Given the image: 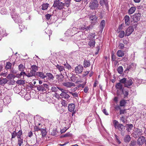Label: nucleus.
<instances>
[{"label":"nucleus","instance_id":"nucleus-1","mask_svg":"<svg viewBox=\"0 0 146 146\" xmlns=\"http://www.w3.org/2000/svg\"><path fill=\"white\" fill-rule=\"evenodd\" d=\"M61 0H54L53 6L54 7H56V9H57L60 10L63 9L64 8L65 6L64 3L60 1Z\"/></svg>","mask_w":146,"mask_h":146},{"label":"nucleus","instance_id":"nucleus-2","mask_svg":"<svg viewBox=\"0 0 146 146\" xmlns=\"http://www.w3.org/2000/svg\"><path fill=\"white\" fill-rule=\"evenodd\" d=\"M58 88L62 92L60 95L62 98L68 99L70 98V96L67 94V92H65L66 91L65 90L60 87H58Z\"/></svg>","mask_w":146,"mask_h":146},{"label":"nucleus","instance_id":"nucleus-3","mask_svg":"<svg viewBox=\"0 0 146 146\" xmlns=\"http://www.w3.org/2000/svg\"><path fill=\"white\" fill-rule=\"evenodd\" d=\"M115 87L117 89V96H119L121 94L120 91H121L123 88L122 85L121 83H119L116 84Z\"/></svg>","mask_w":146,"mask_h":146},{"label":"nucleus","instance_id":"nucleus-4","mask_svg":"<svg viewBox=\"0 0 146 146\" xmlns=\"http://www.w3.org/2000/svg\"><path fill=\"white\" fill-rule=\"evenodd\" d=\"M117 129L120 131L121 134L122 136H124L125 135V126L123 125L122 124H119L117 126Z\"/></svg>","mask_w":146,"mask_h":146},{"label":"nucleus","instance_id":"nucleus-5","mask_svg":"<svg viewBox=\"0 0 146 146\" xmlns=\"http://www.w3.org/2000/svg\"><path fill=\"white\" fill-rule=\"evenodd\" d=\"M98 2L97 0H94L91 2L89 4V7L92 9H95L98 7Z\"/></svg>","mask_w":146,"mask_h":146},{"label":"nucleus","instance_id":"nucleus-6","mask_svg":"<svg viewBox=\"0 0 146 146\" xmlns=\"http://www.w3.org/2000/svg\"><path fill=\"white\" fill-rule=\"evenodd\" d=\"M133 134L134 137H139L142 135V131L141 130L138 128L135 129Z\"/></svg>","mask_w":146,"mask_h":146},{"label":"nucleus","instance_id":"nucleus-7","mask_svg":"<svg viewBox=\"0 0 146 146\" xmlns=\"http://www.w3.org/2000/svg\"><path fill=\"white\" fill-rule=\"evenodd\" d=\"M145 137L143 136H140L137 139V143L139 145H142L145 143Z\"/></svg>","mask_w":146,"mask_h":146},{"label":"nucleus","instance_id":"nucleus-8","mask_svg":"<svg viewBox=\"0 0 146 146\" xmlns=\"http://www.w3.org/2000/svg\"><path fill=\"white\" fill-rule=\"evenodd\" d=\"M48 85L46 84H43L42 85L38 86L37 88L39 91L43 92L45 91L46 88H48Z\"/></svg>","mask_w":146,"mask_h":146},{"label":"nucleus","instance_id":"nucleus-9","mask_svg":"<svg viewBox=\"0 0 146 146\" xmlns=\"http://www.w3.org/2000/svg\"><path fill=\"white\" fill-rule=\"evenodd\" d=\"M91 22L92 24H94L95 23L97 22L98 21V17L95 15H92L89 17Z\"/></svg>","mask_w":146,"mask_h":146},{"label":"nucleus","instance_id":"nucleus-10","mask_svg":"<svg viewBox=\"0 0 146 146\" xmlns=\"http://www.w3.org/2000/svg\"><path fill=\"white\" fill-rule=\"evenodd\" d=\"M141 14L140 13L134 14L133 16V19L134 22H137L140 20Z\"/></svg>","mask_w":146,"mask_h":146},{"label":"nucleus","instance_id":"nucleus-11","mask_svg":"<svg viewBox=\"0 0 146 146\" xmlns=\"http://www.w3.org/2000/svg\"><path fill=\"white\" fill-rule=\"evenodd\" d=\"M134 31V29L132 27H128L125 31V36H129Z\"/></svg>","mask_w":146,"mask_h":146},{"label":"nucleus","instance_id":"nucleus-12","mask_svg":"<svg viewBox=\"0 0 146 146\" xmlns=\"http://www.w3.org/2000/svg\"><path fill=\"white\" fill-rule=\"evenodd\" d=\"M83 70V66H82L79 65H78L75 68V70L76 74H79L82 72Z\"/></svg>","mask_w":146,"mask_h":146},{"label":"nucleus","instance_id":"nucleus-13","mask_svg":"<svg viewBox=\"0 0 146 146\" xmlns=\"http://www.w3.org/2000/svg\"><path fill=\"white\" fill-rule=\"evenodd\" d=\"M56 67L61 74H63V75H64V74H66L64 68L63 66L57 64V65L56 66Z\"/></svg>","mask_w":146,"mask_h":146},{"label":"nucleus","instance_id":"nucleus-14","mask_svg":"<svg viewBox=\"0 0 146 146\" xmlns=\"http://www.w3.org/2000/svg\"><path fill=\"white\" fill-rule=\"evenodd\" d=\"M63 85L68 88H70L72 86H75V84L74 83L71 82H66L62 84Z\"/></svg>","mask_w":146,"mask_h":146},{"label":"nucleus","instance_id":"nucleus-15","mask_svg":"<svg viewBox=\"0 0 146 146\" xmlns=\"http://www.w3.org/2000/svg\"><path fill=\"white\" fill-rule=\"evenodd\" d=\"M133 82L132 78H129L128 80H126L124 86L128 88H129V87L132 85Z\"/></svg>","mask_w":146,"mask_h":146},{"label":"nucleus","instance_id":"nucleus-16","mask_svg":"<svg viewBox=\"0 0 146 146\" xmlns=\"http://www.w3.org/2000/svg\"><path fill=\"white\" fill-rule=\"evenodd\" d=\"M63 10V14H65L67 15H69L71 13L70 9H69L68 7H64V8Z\"/></svg>","mask_w":146,"mask_h":146},{"label":"nucleus","instance_id":"nucleus-17","mask_svg":"<svg viewBox=\"0 0 146 146\" xmlns=\"http://www.w3.org/2000/svg\"><path fill=\"white\" fill-rule=\"evenodd\" d=\"M36 76L41 79H44L46 77V75L42 72H36Z\"/></svg>","mask_w":146,"mask_h":146},{"label":"nucleus","instance_id":"nucleus-18","mask_svg":"<svg viewBox=\"0 0 146 146\" xmlns=\"http://www.w3.org/2000/svg\"><path fill=\"white\" fill-rule=\"evenodd\" d=\"M100 4L102 6H103L104 5H105L106 8L107 9H108L109 6L107 0H100Z\"/></svg>","mask_w":146,"mask_h":146},{"label":"nucleus","instance_id":"nucleus-19","mask_svg":"<svg viewBox=\"0 0 146 146\" xmlns=\"http://www.w3.org/2000/svg\"><path fill=\"white\" fill-rule=\"evenodd\" d=\"M125 24L127 26H129L130 23V18L129 16L126 15L124 17Z\"/></svg>","mask_w":146,"mask_h":146},{"label":"nucleus","instance_id":"nucleus-20","mask_svg":"<svg viewBox=\"0 0 146 146\" xmlns=\"http://www.w3.org/2000/svg\"><path fill=\"white\" fill-rule=\"evenodd\" d=\"M75 108V106L74 104H69L68 106V110L71 112L74 111Z\"/></svg>","mask_w":146,"mask_h":146},{"label":"nucleus","instance_id":"nucleus-21","mask_svg":"<svg viewBox=\"0 0 146 146\" xmlns=\"http://www.w3.org/2000/svg\"><path fill=\"white\" fill-rule=\"evenodd\" d=\"M36 72H35L31 70L30 72L27 74L26 76L28 77H31L32 76H36Z\"/></svg>","mask_w":146,"mask_h":146},{"label":"nucleus","instance_id":"nucleus-22","mask_svg":"<svg viewBox=\"0 0 146 146\" xmlns=\"http://www.w3.org/2000/svg\"><path fill=\"white\" fill-rule=\"evenodd\" d=\"M131 137L129 135H126L124 138V141L125 143H129L131 140Z\"/></svg>","mask_w":146,"mask_h":146},{"label":"nucleus","instance_id":"nucleus-23","mask_svg":"<svg viewBox=\"0 0 146 146\" xmlns=\"http://www.w3.org/2000/svg\"><path fill=\"white\" fill-rule=\"evenodd\" d=\"M23 139L22 138L17 139V145L19 146H23Z\"/></svg>","mask_w":146,"mask_h":146},{"label":"nucleus","instance_id":"nucleus-24","mask_svg":"<svg viewBox=\"0 0 146 146\" xmlns=\"http://www.w3.org/2000/svg\"><path fill=\"white\" fill-rule=\"evenodd\" d=\"M95 40H91L88 42V44L90 47H94L95 46Z\"/></svg>","mask_w":146,"mask_h":146},{"label":"nucleus","instance_id":"nucleus-25","mask_svg":"<svg viewBox=\"0 0 146 146\" xmlns=\"http://www.w3.org/2000/svg\"><path fill=\"white\" fill-rule=\"evenodd\" d=\"M75 28H73V29H71V30L68 29L67 31L66 32V33H65L66 34H67V35L69 36H73L74 34L72 33L71 34V32L72 33L73 31H74V29Z\"/></svg>","mask_w":146,"mask_h":146},{"label":"nucleus","instance_id":"nucleus-26","mask_svg":"<svg viewBox=\"0 0 146 146\" xmlns=\"http://www.w3.org/2000/svg\"><path fill=\"white\" fill-rule=\"evenodd\" d=\"M49 5V4L47 3L43 4L41 6V9L43 10H46L48 7Z\"/></svg>","mask_w":146,"mask_h":146},{"label":"nucleus","instance_id":"nucleus-27","mask_svg":"<svg viewBox=\"0 0 146 146\" xmlns=\"http://www.w3.org/2000/svg\"><path fill=\"white\" fill-rule=\"evenodd\" d=\"M84 66L85 68H86L90 66V63L89 60H84Z\"/></svg>","mask_w":146,"mask_h":146},{"label":"nucleus","instance_id":"nucleus-28","mask_svg":"<svg viewBox=\"0 0 146 146\" xmlns=\"http://www.w3.org/2000/svg\"><path fill=\"white\" fill-rule=\"evenodd\" d=\"M38 67L36 65H33L31 66V70L35 72L38 70Z\"/></svg>","mask_w":146,"mask_h":146},{"label":"nucleus","instance_id":"nucleus-29","mask_svg":"<svg viewBox=\"0 0 146 146\" xmlns=\"http://www.w3.org/2000/svg\"><path fill=\"white\" fill-rule=\"evenodd\" d=\"M117 55L118 57H121L124 55V53L123 51L121 50H118L117 52Z\"/></svg>","mask_w":146,"mask_h":146},{"label":"nucleus","instance_id":"nucleus-30","mask_svg":"<svg viewBox=\"0 0 146 146\" xmlns=\"http://www.w3.org/2000/svg\"><path fill=\"white\" fill-rule=\"evenodd\" d=\"M105 25V21L104 20H102L100 22V28L101 30L102 31L103 30Z\"/></svg>","mask_w":146,"mask_h":146},{"label":"nucleus","instance_id":"nucleus-31","mask_svg":"<svg viewBox=\"0 0 146 146\" xmlns=\"http://www.w3.org/2000/svg\"><path fill=\"white\" fill-rule=\"evenodd\" d=\"M43 121L42 119L41 118H39L38 119L36 120L35 121V124L37 125H41V121Z\"/></svg>","mask_w":146,"mask_h":146},{"label":"nucleus","instance_id":"nucleus-32","mask_svg":"<svg viewBox=\"0 0 146 146\" xmlns=\"http://www.w3.org/2000/svg\"><path fill=\"white\" fill-rule=\"evenodd\" d=\"M8 81L6 78H2L0 80V84L3 85L6 83Z\"/></svg>","mask_w":146,"mask_h":146},{"label":"nucleus","instance_id":"nucleus-33","mask_svg":"<svg viewBox=\"0 0 146 146\" xmlns=\"http://www.w3.org/2000/svg\"><path fill=\"white\" fill-rule=\"evenodd\" d=\"M68 92L69 94H71L73 97H78V93H77V92H74L72 91H69Z\"/></svg>","mask_w":146,"mask_h":146},{"label":"nucleus","instance_id":"nucleus-34","mask_svg":"<svg viewBox=\"0 0 146 146\" xmlns=\"http://www.w3.org/2000/svg\"><path fill=\"white\" fill-rule=\"evenodd\" d=\"M136 10L135 7H131L128 10V13L129 14H131L133 13Z\"/></svg>","mask_w":146,"mask_h":146},{"label":"nucleus","instance_id":"nucleus-35","mask_svg":"<svg viewBox=\"0 0 146 146\" xmlns=\"http://www.w3.org/2000/svg\"><path fill=\"white\" fill-rule=\"evenodd\" d=\"M122 93L124 95V98H125L127 97L128 95V91L127 90H122L121 91Z\"/></svg>","mask_w":146,"mask_h":146},{"label":"nucleus","instance_id":"nucleus-36","mask_svg":"<svg viewBox=\"0 0 146 146\" xmlns=\"http://www.w3.org/2000/svg\"><path fill=\"white\" fill-rule=\"evenodd\" d=\"M18 15L17 13H16L14 11H13V12H12L11 13V16L12 18L13 19H17V17H18Z\"/></svg>","mask_w":146,"mask_h":146},{"label":"nucleus","instance_id":"nucleus-37","mask_svg":"<svg viewBox=\"0 0 146 146\" xmlns=\"http://www.w3.org/2000/svg\"><path fill=\"white\" fill-rule=\"evenodd\" d=\"M40 131L42 137H44L46 135V131L45 129L42 128Z\"/></svg>","mask_w":146,"mask_h":146},{"label":"nucleus","instance_id":"nucleus-38","mask_svg":"<svg viewBox=\"0 0 146 146\" xmlns=\"http://www.w3.org/2000/svg\"><path fill=\"white\" fill-rule=\"evenodd\" d=\"M46 75V77L47 76L48 77V79L52 80H53L54 76L52 74L49 73H47Z\"/></svg>","mask_w":146,"mask_h":146},{"label":"nucleus","instance_id":"nucleus-39","mask_svg":"<svg viewBox=\"0 0 146 146\" xmlns=\"http://www.w3.org/2000/svg\"><path fill=\"white\" fill-rule=\"evenodd\" d=\"M71 0H65V2L64 3L65 7H69L71 4Z\"/></svg>","mask_w":146,"mask_h":146},{"label":"nucleus","instance_id":"nucleus-40","mask_svg":"<svg viewBox=\"0 0 146 146\" xmlns=\"http://www.w3.org/2000/svg\"><path fill=\"white\" fill-rule=\"evenodd\" d=\"M126 101L124 100H121L120 102V106L121 107L124 106L127 103Z\"/></svg>","mask_w":146,"mask_h":146},{"label":"nucleus","instance_id":"nucleus-41","mask_svg":"<svg viewBox=\"0 0 146 146\" xmlns=\"http://www.w3.org/2000/svg\"><path fill=\"white\" fill-rule=\"evenodd\" d=\"M18 19H14L15 23H18L19 24H21L22 22V20H21V18L19 16L17 18Z\"/></svg>","mask_w":146,"mask_h":146},{"label":"nucleus","instance_id":"nucleus-42","mask_svg":"<svg viewBox=\"0 0 146 146\" xmlns=\"http://www.w3.org/2000/svg\"><path fill=\"white\" fill-rule=\"evenodd\" d=\"M63 74H61L60 75H57V78L58 81H61L63 80V79L64 78V76Z\"/></svg>","mask_w":146,"mask_h":146},{"label":"nucleus","instance_id":"nucleus-43","mask_svg":"<svg viewBox=\"0 0 146 146\" xmlns=\"http://www.w3.org/2000/svg\"><path fill=\"white\" fill-rule=\"evenodd\" d=\"M127 127L126 128V130L128 132H130V131L131 130L132 128L133 127V125L132 124H127Z\"/></svg>","mask_w":146,"mask_h":146},{"label":"nucleus","instance_id":"nucleus-44","mask_svg":"<svg viewBox=\"0 0 146 146\" xmlns=\"http://www.w3.org/2000/svg\"><path fill=\"white\" fill-rule=\"evenodd\" d=\"M12 64L9 62H7L6 64L5 68L6 69H11V68Z\"/></svg>","mask_w":146,"mask_h":146},{"label":"nucleus","instance_id":"nucleus-45","mask_svg":"<svg viewBox=\"0 0 146 146\" xmlns=\"http://www.w3.org/2000/svg\"><path fill=\"white\" fill-rule=\"evenodd\" d=\"M19 70L20 71H24L25 68V65L23 64H20L19 66Z\"/></svg>","mask_w":146,"mask_h":146},{"label":"nucleus","instance_id":"nucleus-46","mask_svg":"<svg viewBox=\"0 0 146 146\" xmlns=\"http://www.w3.org/2000/svg\"><path fill=\"white\" fill-rule=\"evenodd\" d=\"M17 137L18 139L22 138L21 136L22 135V132L21 130H20L17 133Z\"/></svg>","mask_w":146,"mask_h":146},{"label":"nucleus","instance_id":"nucleus-47","mask_svg":"<svg viewBox=\"0 0 146 146\" xmlns=\"http://www.w3.org/2000/svg\"><path fill=\"white\" fill-rule=\"evenodd\" d=\"M136 141L134 139L132 140L129 144L130 146H135L136 145Z\"/></svg>","mask_w":146,"mask_h":146},{"label":"nucleus","instance_id":"nucleus-48","mask_svg":"<svg viewBox=\"0 0 146 146\" xmlns=\"http://www.w3.org/2000/svg\"><path fill=\"white\" fill-rule=\"evenodd\" d=\"M65 66V68L68 69V70H70L72 68L70 64H68L67 62L66 63L63 64Z\"/></svg>","mask_w":146,"mask_h":146},{"label":"nucleus","instance_id":"nucleus-49","mask_svg":"<svg viewBox=\"0 0 146 146\" xmlns=\"http://www.w3.org/2000/svg\"><path fill=\"white\" fill-rule=\"evenodd\" d=\"M118 72L120 74H121L123 72V68L122 66H120L118 67L117 69Z\"/></svg>","mask_w":146,"mask_h":146},{"label":"nucleus","instance_id":"nucleus-50","mask_svg":"<svg viewBox=\"0 0 146 146\" xmlns=\"http://www.w3.org/2000/svg\"><path fill=\"white\" fill-rule=\"evenodd\" d=\"M113 123L114 125V126L115 129H117L118 125L120 124L116 120H114L113 121Z\"/></svg>","mask_w":146,"mask_h":146},{"label":"nucleus","instance_id":"nucleus-51","mask_svg":"<svg viewBox=\"0 0 146 146\" xmlns=\"http://www.w3.org/2000/svg\"><path fill=\"white\" fill-rule=\"evenodd\" d=\"M11 139L15 138L17 136V132L16 130L14 131L13 132L11 133Z\"/></svg>","mask_w":146,"mask_h":146},{"label":"nucleus","instance_id":"nucleus-52","mask_svg":"<svg viewBox=\"0 0 146 146\" xmlns=\"http://www.w3.org/2000/svg\"><path fill=\"white\" fill-rule=\"evenodd\" d=\"M58 87H56L55 86H52L51 87V90L52 92H56L58 89Z\"/></svg>","mask_w":146,"mask_h":146},{"label":"nucleus","instance_id":"nucleus-53","mask_svg":"<svg viewBox=\"0 0 146 146\" xmlns=\"http://www.w3.org/2000/svg\"><path fill=\"white\" fill-rule=\"evenodd\" d=\"M85 26L83 25H80L78 27V29L80 31H85Z\"/></svg>","mask_w":146,"mask_h":146},{"label":"nucleus","instance_id":"nucleus-54","mask_svg":"<svg viewBox=\"0 0 146 146\" xmlns=\"http://www.w3.org/2000/svg\"><path fill=\"white\" fill-rule=\"evenodd\" d=\"M125 35V32L124 31H121L119 33L118 36L121 38H123Z\"/></svg>","mask_w":146,"mask_h":146},{"label":"nucleus","instance_id":"nucleus-55","mask_svg":"<svg viewBox=\"0 0 146 146\" xmlns=\"http://www.w3.org/2000/svg\"><path fill=\"white\" fill-rule=\"evenodd\" d=\"M35 126L34 127V130L35 131H40L42 128L40 127H38V125H35Z\"/></svg>","mask_w":146,"mask_h":146},{"label":"nucleus","instance_id":"nucleus-56","mask_svg":"<svg viewBox=\"0 0 146 146\" xmlns=\"http://www.w3.org/2000/svg\"><path fill=\"white\" fill-rule=\"evenodd\" d=\"M116 57L115 56L114 54L113 53H111V60L112 61H116Z\"/></svg>","mask_w":146,"mask_h":146},{"label":"nucleus","instance_id":"nucleus-57","mask_svg":"<svg viewBox=\"0 0 146 146\" xmlns=\"http://www.w3.org/2000/svg\"><path fill=\"white\" fill-rule=\"evenodd\" d=\"M93 27V25L92 24H91L86 27H85V31H88V30H90V29H92Z\"/></svg>","mask_w":146,"mask_h":146},{"label":"nucleus","instance_id":"nucleus-58","mask_svg":"<svg viewBox=\"0 0 146 146\" xmlns=\"http://www.w3.org/2000/svg\"><path fill=\"white\" fill-rule=\"evenodd\" d=\"M17 83L20 85L23 84H25V81L23 80H19L17 81Z\"/></svg>","mask_w":146,"mask_h":146},{"label":"nucleus","instance_id":"nucleus-59","mask_svg":"<svg viewBox=\"0 0 146 146\" xmlns=\"http://www.w3.org/2000/svg\"><path fill=\"white\" fill-rule=\"evenodd\" d=\"M126 80H127L126 78H123L120 80L119 83H121H121L124 84V85H125Z\"/></svg>","mask_w":146,"mask_h":146},{"label":"nucleus","instance_id":"nucleus-60","mask_svg":"<svg viewBox=\"0 0 146 146\" xmlns=\"http://www.w3.org/2000/svg\"><path fill=\"white\" fill-rule=\"evenodd\" d=\"M61 104L62 106H64L65 107H66L67 104L66 101L64 100H63L62 101Z\"/></svg>","mask_w":146,"mask_h":146},{"label":"nucleus","instance_id":"nucleus-61","mask_svg":"<svg viewBox=\"0 0 146 146\" xmlns=\"http://www.w3.org/2000/svg\"><path fill=\"white\" fill-rule=\"evenodd\" d=\"M115 136L116 142H117L118 144H120L121 143V142L119 139V137L116 135H115Z\"/></svg>","mask_w":146,"mask_h":146},{"label":"nucleus","instance_id":"nucleus-62","mask_svg":"<svg viewBox=\"0 0 146 146\" xmlns=\"http://www.w3.org/2000/svg\"><path fill=\"white\" fill-rule=\"evenodd\" d=\"M57 133L56 130L55 129L53 130L52 132H51V134L53 136L56 135Z\"/></svg>","mask_w":146,"mask_h":146},{"label":"nucleus","instance_id":"nucleus-63","mask_svg":"<svg viewBox=\"0 0 146 146\" xmlns=\"http://www.w3.org/2000/svg\"><path fill=\"white\" fill-rule=\"evenodd\" d=\"M51 16V15L49 14H47L45 15V17L46 19H47L48 20L50 19Z\"/></svg>","mask_w":146,"mask_h":146},{"label":"nucleus","instance_id":"nucleus-64","mask_svg":"<svg viewBox=\"0 0 146 146\" xmlns=\"http://www.w3.org/2000/svg\"><path fill=\"white\" fill-rule=\"evenodd\" d=\"M8 100V102H7V103H9L10 102V99L9 98V97L8 98H6L4 99L3 101L4 102H5L6 101H7V100Z\"/></svg>","mask_w":146,"mask_h":146}]
</instances>
